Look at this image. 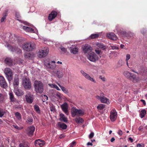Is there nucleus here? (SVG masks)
Here are the masks:
<instances>
[{
  "label": "nucleus",
  "mask_w": 147,
  "mask_h": 147,
  "mask_svg": "<svg viewBox=\"0 0 147 147\" xmlns=\"http://www.w3.org/2000/svg\"><path fill=\"white\" fill-rule=\"evenodd\" d=\"M56 62L54 61H45L44 62V65L45 68L48 71L53 73L55 72V69L57 68Z\"/></svg>",
  "instance_id": "nucleus-1"
},
{
  "label": "nucleus",
  "mask_w": 147,
  "mask_h": 147,
  "mask_svg": "<svg viewBox=\"0 0 147 147\" xmlns=\"http://www.w3.org/2000/svg\"><path fill=\"white\" fill-rule=\"evenodd\" d=\"M34 90L37 93L41 94L44 90V84L40 81L35 80L34 83Z\"/></svg>",
  "instance_id": "nucleus-2"
},
{
  "label": "nucleus",
  "mask_w": 147,
  "mask_h": 147,
  "mask_svg": "<svg viewBox=\"0 0 147 147\" xmlns=\"http://www.w3.org/2000/svg\"><path fill=\"white\" fill-rule=\"evenodd\" d=\"M84 111L83 110L73 108L71 110V115L73 117L75 116H80L83 115Z\"/></svg>",
  "instance_id": "nucleus-3"
},
{
  "label": "nucleus",
  "mask_w": 147,
  "mask_h": 147,
  "mask_svg": "<svg viewBox=\"0 0 147 147\" xmlns=\"http://www.w3.org/2000/svg\"><path fill=\"white\" fill-rule=\"evenodd\" d=\"M123 74L125 77L132 80L133 82H137V79L135 75L127 71H124Z\"/></svg>",
  "instance_id": "nucleus-4"
},
{
  "label": "nucleus",
  "mask_w": 147,
  "mask_h": 147,
  "mask_svg": "<svg viewBox=\"0 0 147 147\" xmlns=\"http://www.w3.org/2000/svg\"><path fill=\"white\" fill-rule=\"evenodd\" d=\"M35 47V45L33 43L27 42L24 44L23 46V49L27 51H31Z\"/></svg>",
  "instance_id": "nucleus-5"
},
{
  "label": "nucleus",
  "mask_w": 147,
  "mask_h": 147,
  "mask_svg": "<svg viewBox=\"0 0 147 147\" xmlns=\"http://www.w3.org/2000/svg\"><path fill=\"white\" fill-rule=\"evenodd\" d=\"M49 52V48L47 47H46L42 50H39L37 56L39 58H43L45 57L47 55Z\"/></svg>",
  "instance_id": "nucleus-6"
},
{
  "label": "nucleus",
  "mask_w": 147,
  "mask_h": 147,
  "mask_svg": "<svg viewBox=\"0 0 147 147\" xmlns=\"http://www.w3.org/2000/svg\"><path fill=\"white\" fill-rule=\"evenodd\" d=\"M22 85L25 89H29L31 86V81L28 78H25L22 80Z\"/></svg>",
  "instance_id": "nucleus-7"
},
{
  "label": "nucleus",
  "mask_w": 147,
  "mask_h": 147,
  "mask_svg": "<svg viewBox=\"0 0 147 147\" xmlns=\"http://www.w3.org/2000/svg\"><path fill=\"white\" fill-rule=\"evenodd\" d=\"M103 93L101 94L100 96H96V98L97 99L99 100L101 102L108 104L109 103V100L106 97L103 96Z\"/></svg>",
  "instance_id": "nucleus-8"
},
{
  "label": "nucleus",
  "mask_w": 147,
  "mask_h": 147,
  "mask_svg": "<svg viewBox=\"0 0 147 147\" xmlns=\"http://www.w3.org/2000/svg\"><path fill=\"white\" fill-rule=\"evenodd\" d=\"M87 57L88 59L91 61L95 62L96 61V54L92 51H90L88 53Z\"/></svg>",
  "instance_id": "nucleus-9"
},
{
  "label": "nucleus",
  "mask_w": 147,
  "mask_h": 147,
  "mask_svg": "<svg viewBox=\"0 0 147 147\" xmlns=\"http://www.w3.org/2000/svg\"><path fill=\"white\" fill-rule=\"evenodd\" d=\"M80 72L82 75L86 78L94 83L96 82V81L93 78L91 77L88 74L85 72L83 70H81Z\"/></svg>",
  "instance_id": "nucleus-10"
},
{
  "label": "nucleus",
  "mask_w": 147,
  "mask_h": 147,
  "mask_svg": "<svg viewBox=\"0 0 147 147\" xmlns=\"http://www.w3.org/2000/svg\"><path fill=\"white\" fill-rule=\"evenodd\" d=\"M117 113L115 109L112 110L110 112V118L112 121H115L117 118Z\"/></svg>",
  "instance_id": "nucleus-11"
},
{
  "label": "nucleus",
  "mask_w": 147,
  "mask_h": 147,
  "mask_svg": "<svg viewBox=\"0 0 147 147\" xmlns=\"http://www.w3.org/2000/svg\"><path fill=\"white\" fill-rule=\"evenodd\" d=\"M35 129V127L33 126H30L27 128L26 132L29 136H31L33 135Z\"/></svg>",
  "instance_id": "nucleus-12"
},
{
  "label": "nucleus",
  "mask_w": 147,
  "mask_h": 147,
  "mask_svg": "<svg viewBox=\"0 0 147 147\" xmlns=\"http://www.w3.org/2000/svg\"><path fill=\"white\" fill-rule=\"evenodd\" d=\"M25 98L26 101L28 103L31 104L33 102L34 98L30 94L28 93L26 94L25 96Z\"/></svg>",
  "instance_id": "nucleus-13"
},
{
  "label": "nucleus",
  "mask_w": 147,
  "mask_h": 147,
  "mask_svg": "<svg viewBox=\"0 0 147 147\" xmlns=\"http://www.w3.org/2000/svg\"><path fill=\"white\" fill-rule=\"evenodd\" d=\"M92 48L89 45L86 44L83 48V51L84 53H89L92 51Z\"/></svg>",
  "instance_id": "nucleus-14"
},
{
  "label": "nucleus",
  "mask_w": 147,
  "mask_h": 147,
  "mask_svg": "<svg viewBox=\"0 0 147 147\" xmlns=\"http://www.w3.org/2000/svg\"><path fill=\"white\" fill-rule=\"evenodd\" d=\"M107 36L110 39L115 40L117 39V37L115 34L113 32H109L107 34Z\"/></svg>",
  "instance_id": "nucleus-15"
},
{
  "label": "nucleus",
  "mask_w": 147,
  "mask_h": 147,
  "mask_svg": "<svg viewBox=\"0 0 147 147\" xmlns=\"http://www.w3.org/2000/svg\"><path fill=\"white\" fill-rule=\"evenodd\" d=\"M62 110L65 112L67 115H68V106L66 102L64 103L61 106Z\"/></svg>",
  "instance_id": "nucleus-16"
},
{
  "label": "nucleus",
  "mask_w": 147,
  "mask_h": 147,
  "mask_svg": "<svg viewBox=\"0 0 147 147\" xmlns=\"http://www.w3.org/2000/svg\"><path fill=\"white\" fill-rule=\"evenodd\" d=\"M0 85L4 88H5L7 86V83L4 78L2 76H0Z\"/></svg>",
  "instance_id": "nucleus-17"
},
{
  "label": "nucleus",
  "mask_w": 147,
  "mask_h": 147,
  "mask_svg": "<svg viewBox=\"0 0 147 147\" xmlns=\"http://www.w3.org/2000/svg\"><path fill=\"white\" fill-rule=\"evenodd\" d=\"M10 50L12 52H15L18 53H21V50L16 47H13L10 46Z\"/></svg>",
  "instance_id": "nucleus-18"
},
{
  "label": "nucleus",
  "mask_w": 147,
  "mask_h": 147,
  "mask_svg": "<svg viewBox=\"0 0 147 147\" xmlns=\"http://www.w3.org/2000/svg\"><path fill=\"white\" fill-rule=\"evenodd\" d=\"M57 13L55 11H53L49 15L48 19L50 21L52 20L56 16Z\"/></svg>",
  "instance_id": "nucleus-19"
},
{
  "label": "nucleus",
  "mask_w": 147,
  "mask_h": 147,
  "mask_svg": "<svg viewBox=\"0 0 147 147\" xmlns=\"http://www.w3.org/2000/svg\"><path fill=\"white\" fill-rule=\"evenodd\" d=\"M35 143L36 146L39 145L40 147L43 146L45 144V142L43 140L39 139L36 140Z\"/></svg>",
  "instance_id": "nucleus-20"
},
{
  "label": "nucleus",
  "mask_w": 147,
  "mask_h": 147,
  "mask_svg": "<svg viewBox=\"0 0 147 147\" xmlns=\"http://www.w3.org/2000/svg\"><path fill=\"white\" fill-rule=\"evenodd\" d=\"M55 72H53L52 73L53 74H56L57 77L58 78H60L62 77L63 76V73L62 71L58 70L57 68L55 69Z\"/></svg>",
  "instance_id": "nucleus-21"
},
{
  "label": "nucleus",
  "mask_w": 147,
  "mask_h": 147,
  "mask_svg": "<svg viewBox=\"0 0 147 147\" xmlns=\"http://www.w3.org/2000/svg\"><path fill=\"white\" fill-rule=\"evenodd\" d=\"M14 92L18 96H21L24 94L22 91L21 89H18V88H14Z\"/></svg>",
  "instance_id": "nucleus-22"
},
{
  "label": "nucleus",
  "mask_w": 147,
  "mask_h": 147,
  "mask_svg": "<svg viewBox=\"0 0 147 147\" xmlns=\"http://www.w3.org/2000/svg\"><path fill=\"white\" fill-rule=\"evenodd\" d=\"M57 126L58 127L63 129H65L67 128V125L64 123L59 122L57 123Z\"/></svg>",
  "instance_id": "nucleus-23"
},
{
  "label": "nucleus",
  "mask_w": 147,
  "mask_h": 147,
  "mask_svg": "<svg viewBox=\"0 0 147 147\" xmlns=\"http://www.w3.org/2000/svg\"><path fill=\"white\" fill-rule=\"evenodd\" d=\"M22 28L26 32H34V29L30 27L26 26H23Z\"/></svg>",
  "instance_id": "nucleus-24"
},
{
  "label": "nucleus",
  "mask_w": 147,
  "mask_h": 147,
  "mask_svg": "<svg viewBox=\"0 0 147 147\" xmlns=\"http://www.w3.org/2000/svg\"><path fill=\"white\" fill-rule=\"evenodd\" d=\"M19 79L17 77L15 78L14 81L13 83L14 88H17L18 87L19 85Z\"/></svg>",
  "instance_id": "nucleus-25"
},
{
  "label": "nucleus",
  "mask_w": 147,
  "mask_h": 147,
  "mask_svg": "<svg viewBox=\"0 0 147 147\" xmlns=\"http://www.w3.org/2000/svg\"><path fill=\"white\" fill-rule=\"evenodd\" d=\"M69 49L71 53L74 54H77L78 51V49L76 47L73 48L72 47H70L69 48Z\"/></svg>",
  "instance_id": "nucleus-26"
},
{
  "label": "nucleus",
  "mask_w": 147,
  "mask_h": 147,
  "mask_svg": "<svg viewBox=\"0 0 147 147\" xmlns=\"http://www.w3.org/2000/svg\"><path fill=\"white\" fill-rule=\"evenodd\" d=\"M4 72L7 79L9 81V68H5Z\"/></svg>",
  "instance_id": "nucleus-27"
},
{
  "label": "nucleus",
  "mask_w": 147,
  "mask_h": 147,
  "mask_svg": "<svg viewBox=\"0 0 147 147\" xmlns=\"http://www.w3.org/2000/svg\"><path fill=\"white\" fill-rule=\"evenodd\" d=\"M60 120L61 121H63L65 122H67V118L65 117L63 114L61 113L60 114Z\"/></svg>",
  "instance_id": "nucleus-28"
},
{
  "label": "nucleus",
  "mask_w": 147,
  "mask_h": 147,
  "mask_svg": "<svg viewBox=\"0 0 147 147\" xmlns=\"http://www.w3.org/2000/svg\"><path fill=\"white\" fill-rule=\"evenodd\" d=\"M75 121L78 123H82L83 122V119L80 117H78L74 119Z\"/></svg>",
  "instance_id": "nucleus-29"
},
{
  "label": "nucleus",
  "mask_w": 147,
  "mask_h": 147,
  "mask_svg": "<svg viewBox=\"0 0 147 147\" xmlns=\"http://www.w3.org/2000/svg\"><path fill=\"white\" fill-rule=\"evenodd\" d=\"M96 45L97 47L102 49H105L106 47L103 44L101 43H97L96 44Z\"/></svg>",
  "instance_id": "nucleus-30"
},
{
  "label": "nucleus",
  "mask_w": 147,
  "mask_h": 147,
  "mask_svg": "<svg viewBox=\"0 0 147 147\" xmlns=\"http://www.w3.org/2000/svg\"><path fill=\"white\" fill-rule=\"evenodd\" d=\"M124 64V62L123 60L121 59H120L119 60L117 63V65L118 67H120L123 65Z\"/></svg>",
  "instance_id": "nucleus-31"
},
{
  "label": "nucleus",
  "mask_w": 147,
  "mask_h": 147,
  "mask_svg": "<svg viewBox=\"0 0 147 147\" xmlns=\"http://www.w3.org/2000/svg\"><path fill=\"white\" fill-rule=\"evenodd\" d=\"M10 99L11 102H14L16 101V99L14 98L13 94L12 93H10Z\"/></svg>",
  "instance_id": "nucleus-32"
},
{
  "label": "nucleus",
  "mask_w": 147,
  "mask_h": 147,
  "mask_svg": "<svg viewBox=\"0 0 147 147\" xmlns=\"http://www.w3.org/2000/svg\"><path fill=\"white\" fill-rule=\"evenodd\" d=\"M146 113V111L145 109H143L141 111L140 115L141 117L142 118L144 117Z\"/></svg>",
  "instance_id": "nucleus-33"
},
{
  "label": "nucleus",
  "mask_w": 147,
  "mask_h": 147,
  "mask_svg": "<svg viewBox=\"0 0 147 147\" xmlns=\"http://www.w3.org/2000/svg\"><path fill=\"white\" fill-rule=\"evenodd\" d=\"M8 11H5L4 13L3 16L1 20V22H3L6 19V17L7 15V12Z\"/></svg>",
  "instance_id": "nucleus-34"
},
{
  "label": "nucleus",
  "mask_w": 147,
  "mask_h": 147,
  "mask_svg": "<svg viewBox=\"0 0 147 147\" xmlns=\"http://www.w3.org/2000/svg\"><path fill=\"white\" fill-rule=\"evenodd\" d=\"M34 109L35 111L38 113H40V110L39 107L38 105H35L34 106Z\"/></svg>",
  "instance_id": "nucleus-35"
},
{
  "label": "nucleus",
  "mask_w": 147,
  "mask_h": 147,
  "mask_svg": "<svg viewBox=\"0 0 147 147\" xmlns=\"http://www.w3.org/2000/svg\"><path fill=\"white\" fill-rule=\"evenodd\" d=\"M62 91L65 94H67L69 93L68 90L63 86L61 87V88Z\"/></svg>",
  "instance_id": "nucleus-36"
},
{
  "label": "nucleus",
  "mask_w": 147,
  "mask_h": 147,
  "mask_svg": "<svg viewBox=\"0 0 147 147\" xmlns=\"http://www.w3.org/2000/svg\"><path fill=\"white\" fill-rule=\"evenodd\" d=\"M11 38V40L12 42L13 41H15L17 39V38L14 35L10 34V37Z\"/></svg>",
  "instance_id": "nucleus-37"
},
{
  "label": "nucleus",
  "mask_w": 147,
  "mask_h": 147,
  "mask_svg": "<svg viewBox=\"0 0 147 147\" xmlns=\"http://www.w3.org/2000/svg\"><path fill=\"white\" fill-rule=\"evenodd\" d=\"M15 115L16 117L19 120L21 119V116L20 113L18 112H16L15 114Z\"/></svg>",
  "instance_id": "nucleus-38"
},
{
  "label": "nucleus",
  "mask_w": 147,
  "mask_h": 147,
  "mask_svg": "<svg viewBox=\"0 0 147 147\" xmlns=\"http://www.w3.org/2000/svg\"><path fill=\"white\" fill-rule=\"evenodd\" d=\"M90 36L91 39H94L98 38L99 36V35L98 34H92Z\"/></svg>",
  "instance_id": "nucleus-39"
},
{
  "label": "nucleus",
  "mask_w": 147,
  "mask_h": 147,
  "mask_svg": "<svg viewBox=\"0 0 147 147\" xmlns=\"http://www.w3.org/2000/svg\"><path fill=\"white\" fill-rule=\"evenodd\" d=\"M31 55L30 53L28 52H26L24 54L25 57L26 58H29L30 57Z\"/></svg>",
  "instance_id": "nucleus-40"
},
{
  "label": "nucleus",
  "mask_w": 147,
  "mask_h": 147,
  "mask_svg": "<svg viewBox=\"0 0 147 147\" xmlns=\"http://www.w3.org/2000/svg\"><path fill=\"white\" fill-rule=\"evenodd\" d=\"M105 108V105H103L101 104L99 105L97 107V109L99 110H102Z\"/></svg>",
  "instance_id": "nucleus-41"
},
{
  "label": "nucleus",
  "mask_w": 147,
  "mask_h": 147,
  "mask_svg": "<svg viewBox=\"0 0 147 147\" xmlns=\"http://www.w3.org/2000/svg\"><path fill=\"white\" fill-rule=\"evenodd\" d=\"M16 18L17 19V20L19 21H21L20 18L21 16L18 12H16Z\"/></svg>",
  "instance_id": "nucleus-42"
},
{
  "label": "nucleus",
  "mask_w": 147,
  "mask_h": 147,
  "mask_svg": "<svg viewBox=\"0 0 147 147\" xmlns=\"http://www.w3.org/2000/svg\"><path fill=\"white\" fill-rule=\"evenodd\" d=\"M60 49L61 51H62L64 53H66L67 51V49L63 46H61L60 47Z\"/></svg>",
  "instance_id": "nucleus-43"
},
{
  "label": "nucleus",
  "mask_w": 147,
  "mask_h": 147,
  "mask_svg": "<svg viewBox=\"0 0 147 147\" xmlns=\"http://www.w3.org/2000/svg\"><path fill=\"white\" fill-rule=\"evenodd\" d=\"M4 62L6 65H9V58H6L4 60Z\"/></svg>",
  "instance_id": "nucleus-44"
},
{
  "label": "nucleus",
  "mask_w": 147,
  "mask_h": 147,
  "mask_svg": "<svg viewBox=\"0 0 147 147\" xmlns=\"http://www.w3.org/2000/svg\"><path fill=\"white\" fill-rule=\"evenodd\" d=\"M12 126L15 129H18L20 130L22 129L23 127H18L16 125H12Z\"/></svg>",
  "instance_id": "nucleus-45"
},
{
  "label": "nucleus",
  "mask_w": 147,
  "mask_h": 147,
  "mask_svg": "<svg viewBox=\"0 0 147 147\" xmlns=\"http://www.w3.org/2000/svg\"><path fill=\"white\" fill-rule=\"evenodd\" d=\"M48 99V97L46 95H44L42 96V100L43 102H45Z\"/></svg>",
  "instance_id": "nucleus-46"
},
{
  "label": "nucleus",
  "mask_w": 147,
  "mask_h": 147,
  "mask_svg": "<svg viewBox=\"0 0 147 147\" xmlns=\"http://www.w3.org/2000/svg\"><path fill=\"white\" fill-rule=\"evenodd\" d=\"M4 44L5 46L6 47H7L8 50H9V42L7 41H5Z\"/></svg>",
  "instance_id": "nucleus-47"
},
{
  "label": "nucleus",
  "mask_w": 147,
  "mask_h": 147,
  "mask_svg": "<svg viewBox=\"0 0 147 147\" xmlns=\"http://www.w3.org/2000/svg\"><path fill=\"white\" fill-rule=\"evenodd\" d=\"M4 96L3 95L0 93V102H2L3 100Z\"/></svg>",
  "instance_id": "nucleus-48"
},
{
  "label": "nucleus",
  "mask_w": 147,
  "mask_h": 147,
  "mask_svg": "<svg viewBox=\"0 0 147 147\" xmlns=\"http://www.w3.org/2000/svg\"><path fill=\"white\" fill-rule=\"evenodd\" d=\"M4 114V112L2 109H0V117H2Z\"/></svg>",
  "instance_id": "nucleus-49"
},
{
  "label": "nucleus",
  "mask_w": 147,
  "mask_h": 147,
  "mask_svg": "<svg viewBox=\"0 0 147 147\" xmlns=\"http://www.w3.org/2000/svg\"><path fill=\"white\" fill-rule=\"evenodd\" d=\"M19 146L20 147H28V145H26L25 144H23L21 143L19 145Z\"/></svg>",
  "instance_id": "nucleus-50"
},
{
  "label": "nucleus",
  "mask_w": 147,
  "mask_h": 147,
  "mask_svg": "<svg viewBox=\"0 0 147 147\" xmlns=\"http://www.w3.org/2000/svg\"><path fill=\"white\" fill-rule=\"evenodd\" d=\"M56 96L59 98H61V94L58 92H56Z\"/></svg>",
  "instance_id": "nucleus-51"
},
{
  "label": "nucleus",
  "mask_w": 147,
  "mask_h": 147,
  "mask_svg": "<svg viewBox=\"0 0 147 147\" xmlns=\"http://www.w3.org/2000/svg\"><path fill=\"white\" fill-rule=\"evenodd\" d=\"M130 58V55L129 54H127L126 55V61H128Z\"/></svg>",
  "instance_id": "nucleus-52"
},
{
  "label": "nucleus",
  "mask_w": 147,
  "mask_h": 147,
  "mask_svg": "<svg viewBox=\"0 0 147 147\" xmlns=\"http://www.w3.org/2000/svg\"><path fill=\"white\" fill-rule=\"evenodd\" d=\"M94 135V134L93 132H92L89 136V138H92Z\"/></svg>",
  "instance_id": "nucleus-53"
},
{
  "label": "nucleus",
  "mask_w": 147,
  "mask_h": 147,
  "mask_svg": "<svg viewBox=\"0 0 147 147\" xmlns=\"http://www.w3.org/2000/svg\"><path fill=\"white\" fill-rule=\"evenodd\" d=\"M137 147H144V144H138Z\"/></svg>",
  "instance_id": "nucleus-54"
},
{
  "label": "nucleus",
  "mask_w": 147,
  "mask_h": 147,
  "mask_svg": "<svg viewBox=\"0 0 147 147\" xmlns=\"http://www.w3.org/2000/svg\"><path fill=\"white\" fill-rule=\"evenodd\" d=\"M99 78L103 81L105 82L106 80V79L104 77H103L102 76H100Z\"/></svg>",
  "instance_id": "nucleus-55"
},
{
  "label": "nucleus",
  "mask_w": 147,
  "mask_h": 147,
  "mask_svg": "<svg viewBox=\"0 0 147 147\" xmlns=\"http://www.w3.org/2000/svg\"><path fill=\"white\" fill-rule=\"evenodd\" d=\"M117 133L120 136H122L123 134V132L120 129L119 130Z\"/></svg>",
  "instance_id": "nucleus-56"
},
{
  "label": "nucleus",
  "mask_w": 147,
  "mask_h": 147,
  "mask_svg": "<svg viewBox=\"0 0 147 147\" xmlns=\"http://www.w3.org/2000/svg\"><path fill=\"white\" fill-rule=\"evenodd\" d=\"M111 48L112 49L114 50V49H119V48L117 46H111Z\"/></svg>",
  "instance_id": "nucleus-57"
},
{
  "label": "nucleus",
  "mask_w": 147,
  "mask_h": 147,
  "mask_svg": "<svg viewBox=\"0 0 147 147\" xmlns=\"http://www.w3.org/2000/svg\"><path fill=\"white\" fill-rule=\"evenodd\" d=\"M76 142L74 141L73 142L70 144V147H73L76 144Z\"/></svg>",
  "instance_id": "nucleus-58"
},
{
  "label": "nucleus",
  "mask_w": 147,
  "mask_h": 147,
  "mask_svg": "<svg viewBox=\"0 0 147 147\" xmlns=\"http://www.w3.org/2000/svg\"><path fill=\"white\" fill-rule=\"evenodd\" d=\"M95 52L97 54H99L101 53V51L98 49H96L95 50Z\"/></svg>",
  "instance_id": "nucleus-59"
},
{
  "label": "nucleus",
  "mask_w": 147,
  "mask_h": 147,
  "mask_svg": "<svg viewBox=\"0 0 147 147\" xmlns=\"http://www.w3.org/2000/svg\"><path fill=\"white\" fill-rule=\"evenodd\" d=\"M27 121L28 122L31 123L33 121V120L32 118H28L27 119Z\"/></svg>",
  "instance_id": "nucleus-60"
},
{
  "label": "nucleus",
  "mask_w": 147,
  "mask_h": 147,
  "mask_svg": "<svg viewBox=\"0 0 147 147\" xmlns=\"http://www.w3.org/2000/svg\"><path fill=\"white\" fill-rule=\"evenodd\" d=\"M49 86H50V87L52 88H54L55 87V86L56 85L55 84H49Z\"/></svg>",
  "instance_id": "nucleus-61"
},
{
  "label": "nucleus",
  "mask_w": 147,
  "mask_h": 147,
  "mask_svg": "<svg viewBox=\"0 0 147 147\" xmlns=\"http://www.w3.org/2000/svg\"><path fill=\"white\" fill-rule=\"evenodd\" d=\"M50 110L51 111H55V107L54 106H52L50 107Z\"/></svg>",
  "instance_id": "nucleus-62"
},
{
  "label": "nucleus",
  "mask_w": 147,
  "mask_h": 147,
  "mask_svg": "<svg viewBox=\"0 0 147 147\" xmlns=\"http://www.w3.org/2000/svg\"><path fill=\"white\" fill-rule=\"evenodd\" d=\"M143 129L142 126H140L138 128V130L140 131H142Z\"/></svg>",
  "instance_id": "nucleus-63"
},
{
  "label": "nucleus",
  "mask_w": 147,
  "mask_h": 147,
  "mask_svg": "<svg viewBox=\"0 0 147 147\" xmlns=\"http://www.w3.org/2000/svg\"><path fill=\"white\" fill-rule=\"evenodd\" d=\"M146 31L145 29H143L142 30V32L143 34H145L146 32Z\"/></svg>",
  "instance_id": "nucleus-64"
}]
</instances>
